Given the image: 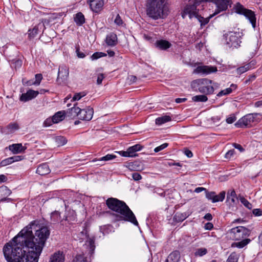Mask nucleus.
<instances>
[{
	"label": "nucleus",
	"instance_id": "34",
	"mask_svg": "<svg viewBox=\"0 0 262 262\" xmlns=\"http://www.w3.org/2000/svg\"><path fill=\"white\" fill-rule=\"evenodd\" d=\"M52 118L55 123H58L64 119V113L61 111L58 112L53 116Z\"/></svg>",
	"mask_w": 262,
	"mask_h": 262
},
{
	"label": "nucleus",
	"instance_id": "55",
	"mask_svg": "<svg viewBox=\"0 0 262 262\" xmlns=\"http://www.w3.org/2000/svg\"><path fill=\"white\" fill-rule=\"evenodd\" d=\"M168 145V144L167 143H165L157 147H156L155 149H154V151L155 152H158L164 149H165V148H166Z\"/></svg>",
	"mask_w": 262,
	"mask_h": 262
},
{
	"label": "nucleus",
	"instance_id": "29",
	"mask_svg": "<svg viewBox=\"0 0 262 262\" xmlns=\"http://www.w3.org/2000/svg\"><path fill=\"white\" fill-rule=\"evenodd\" d=\"M74 21L78 26H81L85 23L84 15L81 12L77 13L74 17Z\"/></svg>",
	"mask_w": 262,
	"mask_h": 262
},
{
	"label": "nucleus",
	"instance_id": "21",
	"mask_svg": "<svg viewBox=\"0 0 262 262\" xmlns=\"http://www.w3.org/2000/svg\"><path fill=\"white\" fill-rule=\"evenodd\" d=\"M125 166L130 171H140L143 168L142 163L139 161L129 162L126 163Z\"/></svg>",
	"mask_w": 262,
	"mask_h": 262
},
{
	"label": "nucleus",
	"instance_id": "47",
	"mask_svg": "<svg viewBox=\"0 0 262 262\" xmlns=\"http://www.w3.org/2000/svg\"><path fill=\"white\" fill-rule=\"evenodd\" d=\"M240 201L241 203L247 208L251 209L252 208V204L248 202L247 200H246L244 197H241L240 199Z\"/></svg>",
	"mask_w": 262,
	"mask_h": 262
},
{
	"label": "nucleus",
	"instance_id": "40",
	"mask_svg": "<svg viewBox=\"0 0 262 262\" xmlns=\"http://www.w3.org/2000/svg\"><path fill=\"white\" fill-rule=\"evenodd\" d=\"M251 68H252V67H251V63H248V64L245 65L244 66L238 68L236 69V72L238 74L241 75V74L246 72V71H248Z\"/></svg>",
	"mask_w": 262,
	"mask_h": 262
},
{
	"label": "nucleus",
	"instance_id": "6",
	"mask_svg": "<svg viewBox=\"0 0 262 262\" xmlns=\"http://www.w3.org/2000/svg\"><path fill=\"white\" fill-rule=\"evenodd\" d=\"M250 233L251 231L249 229L243 226H238L235 228H233L230 231L231 237L235 241H240L249 236Z\"/></svg>",
	"mask_w": 262,
	"mask_h": 262
},
{
	"label": "nucleus",
	"instance_id": "50",
	"mask_svg": "<svg viewBox=\"0 0 262 262\" xmlns=\"http://www.w3.org/2000/svg\"><path fill=\"white\" fill-rule=\"evenodd\" d=\"M13 162H12V159H11V157H9L8 158H7V159L2 161L1 163H0V165L1 166H7L8 165L11 164Z\"/></svg>",
	"mask_w": 262,
	"mask_h": 262
},
{
	"label": "nucleus",
	"instance_id": "28",
	"mask_svg": "<svg viewBox=\"0 0 262 262\" xmlns=\"http://www.w3.org/2000/svg\"><path fill=\"white\" fill-rule=\"evenodd\" d=\"M237 86L236 84H232L230 88H227L225 90L221 91L217 94V97H221L224 95H227L232 93L233 90L236 89Z\"/></svg>",
	"mask_w": 262,
	"mask_h": 262
},
{
	"label": "nucleus",
	"instance_id": "3",
	"mask_svg": "<svg viewBox=\"0 0 262 262\" xmlns=\"http://www.w3.org/2000/svg\"><path fill=\"white\" fill-rule=\"evenodd\" d=\"M169 13L170 9L167 0H147L146 14L152 19H164Z\"/></svg>",
	"mask_w": 262,
	"mask_h": 262
},
{
	"label": "nucleus",
	"instance_id": "49",
	"mask_svg": "<svg viewBox=\"0 0 262 262\" xmlns=\"http://www.w3.org/2000/svg\"><path fill=\"white\" fill-rule=\"evenodd\" d=\"M215 192L214 191H208L207 190H206L205 192L206 197L208 200L211 201V202L213 203V198L214 197L215 195Z\"/></svg>",
	"mask_w": 262,
	"mask_h": 262
},
{
	"label": "nucleus",
	"instance_id": "32",
	"mask_svg": "<svg viewBox=\"0 0 262 262\" xmlns=\"http://www.w3.org/2000/svg\"><path fill=\"white\" fill-rule=\"evenodd\" d=\"M236 199V194L234 190H231L228 192L227 200L229 202V203L235 204Z\"/></svg>",
	"mask_w": 262,
	"mask_h": 262
},
{
	"label": "nucleus",
	"instance_id": "4",
	"mask_svg": "<svg viewBox=\"0 0 262 262\" xmlns=\"http://www.w3.org/2000/svg\"><path fill=\"white\" fill-rule=\"evenodd\" d=\"M212 83V81L207 78L198 79L191 82V86L193 89L198 90L201 93L210 95L214 91Z\"/></svg>",
	"mask_w": 262,
	"mask_h": 262
},
{
	"label": "nucleus",
	"instance_id": "19",
	"mask_svg": "<svg viewBox=\"0 0 262 262\" xmlns=\"http://www.w3.org/2000/svg\"><path fill=\"white\" fill-rule=\"evenodd\" d=\"M64 254L63 252L58 251L51 255L49 262H64Z\"/></svg>",
	"mask_w": 262,
	"mask_h": 262
},
{
	"label": "nucleus",
	"instance_id": "18",
	"mask_svg": "<svg viewBox=\"0 0 262 262\" xmlns=\"http://www.w3.org/2000/svg\"><path fill=\"white\" fill-rule=\"evenodd\" d=\"M154 45L156 48L160 50H166L171 47V43L164 39L157 40Z\"/></svg>",
	"mask_w": 262,
	"mask_h": 262
},
{
	"label": "nucleus",
	"instance_id": "57",
	"mask_svg": "<svg viewBox=\"0 0 262 262\" xmlns=\"http://www.w3.org/2000/svg\"><path fill=\"white\" fill-rule=\"evenodd\" d=\"M132 178L134 181H138L142 179V176L137 172H134L132 174Z\"/></svg>",
	"mask_w": 262,
	"mask_h": 262
},
{
	"label": "nucleus",
	"instance_id": "8",
	"mask_svg": "<svg viewBox=\"0 0 262 262\" xmlns=\"http://www.w3.org/2000/svg\"><path fill=\"white\" fill-rule=\"evenodd\" d=\"M257 115L258 114L256 113L247 114L239 119L234 125L238 128L251 126V123L255 121V118Z\"/></svg>",
	"mask_w": 262,
	"mask_h": 262
},
{
	"label": "nucleus",
	"instance_id": "61",
	"mask_svg": "<svg viewBox=\"0 0 262 262\" xmlns=\"http://www.w3.org/2000/svg\"><path fill=\"white\" fill-rule=\"evenodd\" d=\"M23 83L24 85H26L27 86H31L32 85H35V82L33 80H27L26 81H25V79H23Z\"/></svg>",
	"mask_w": 262,
	"mask_h": 262
},
{
	"label": "nucleus",
	"instance_id": "11",
	"mask_svg": "<svg viewBox=\"0 0 262 262\" xmlns=\"http://www.w3.org/2000/svg\"><path fill=\"white\" fill-rule=\"evenodd\" d=\"M211 2L216 6V9L215 10L214 15L226 10L228 6L231 7V5L230 0H211Z\"/></svg>",
	"mask_w": 262,
	"mask_h": 262
},
{
	"label": "nucleus",
	"instance_id": "2",
	"mask_svg": "<svg viewBox=\"0 0 262 262\" xmlns=\"http://www.w3.org/2000/svg\"><path fill=\"white\" fill-rule=\"evenodd\" d=\"M106 204L110 209L115 212L112 215L116 221L128 222L136 226L138 225L134 213L124 202L110 198L106 201Z\"/></svg>",
	"mask_w": 262,
	"mask_h": 262
},
{
	"label": "nucleus",
	"instance_id": "9",
	"mask_svg": "<svg viewBox=\"0 0 262 262\" xmlns=\"http://www.w3.org/2000/svg\"><path fill=\"white\" fill-rule=\"evenodd\" d=\"M79 239L82 241L87 239L85 245L89 249V253L92 255L94 252L95 249V239L93 237H89L88 235V231L84 228L79 234Z\"/></svg>",
	"mask_w": 262,
	"mask_h": 262
},
{
	"label": "nucleus",
	"instance_id": "64",
	"mask_svg": "<svg viewBox=\"0 0 262 262\" xmlns=\"http://www.w3.org/2000/svg\"><path fill=\"white\" fill-rule=\"evenodd\" d=\"M103 78H104V76L103 74H101L98 75V76L97 77V83L99 85L101 84Z\"/></svg>",
	"mask_w": 262,
	"mask_h": 262
},
{
	"label": "nucleus",
	"instance_id": "25",
	"mask_svg": "<svg viewBox=\"0 0 262 262\" xmlns=\"http://www.w3.org/2000/svg\"><path fill=\"white\" fill-rule=\"evenodd\" d=\"M50 172V169L47 163H42L39 165L36 169V173L41 176L48 174Z\"/></svg>",
	"mask_w": 262,
	"mask_h": 262
},
{
	"label": "nucleus",
	"instance_id": "31",
	"mask_svg": "<svg viewBox=\"0 0 262 262\" xmlns=\"http://www.w3.org/2000/svg\"><path fill=\"white\" fill-rule=\"evenodd\" d=\"M171 118L169 116L165 115L160 117L157 118L156 120V124L157 125H162L165 123L169 122L171 121Z\"/></svg>",
	"mask_w": 262,
	"mask_h": 262
},
{
	"label": "nucleus",
	"instance_id": "7",
	"mask_svg": "<svg viewBox=\"0 0 262 262\" xmlns=\"http://www.w3.org/2000/svg\"><path fill=\"white\" fill-rule=\"evenodd\" d=\"M225 36L226 43L229 47L237 48L240 46L241 35L239 32H229Z\"/></svg>",
	"mask_w": 262,
	"mask_h": 262
},
{
	"label": "nucleus",
	"instance_id": "27",
	"mask_svg": "<svg viewBox=\"0 0 262 262\" xmlns=\"http://www.w3.org/2000/svg\"><path fill=\"white\" fill-rule=\"evenodd\" d=\"M77 103L74 104V106L70 109H69L68 113L70 114L71 117H79V113L81 108L78 106H77Z\"/></svg>",
	"mask_w": 262,
	"mask_h": 262
},
{
	"label": "nucleus",
	"instance_id": "42",
	"mask_svg": "<svg viewBox=\"0 0 262 262\" xmlns=\"http://www.w3.org/2000/svg\"><path fill=\"white\" fill-rule=\"evenodd\" d=\"M116 157V156L115 155H113V154H107L106 156L101 157L99 159L93 160V161H94V162H95V161H110V160H113V159H115Z\"/></svg>",
	"mask_w": 262,
	"mask_h": 262
},
{
	"label": "nucleus",
	"instance_id": "37",
	"mask_svg": "<svg viewBox=\"0 0 262 262\" xmlns=\"http://www.w3.org/2000/svg\"><path fill=\"white\" fill-rule=\"evenodd\" d=\"M55 142L58 146H61L67 143V140L63 136H58L55 138Z\"/></svg>",
	"mask_w": 262,
	"mask_h": 262
},
{
	"label": "nucleus",
	"instance_id": "38",
	"mask_svg": "<svg viewBox=\"0 0 262 262\" xmlns=\"http://www.w3.org/2000/svg\"><path fill=\"white\" fill-rule=\"evenodd\" d=\"M188 215L186 213H178L177 212L174 216V219L178 222L183 221L188 217Z\"/></svg>",
	"mask_w": 262,
	"mask_h": 262
},
{
	"label": "nucleus",
	"instance_id": "12",
	"mask_svg": "<svg viewBox=\"0 0 262 262\" xmlns=\"http://www.w3.org/2000/svg\"><path fill=\"white\" fill-rule=\"evenodd\" d=\"M217 71V68L214 66H201L196 67L194 70V73L196 74H202L208 75L215 73Z\"/></svg>",
	"mask_w": 262,
	"mask_h": 262
},
{
	"label": "nucleus",
	"instance_id": "54",
	"mask_svg": "<svg viewBox=\"0 0 262 262\" xmlns=\"http://www.w3.org/2000/svg\"><path fill=\"white\" fill-rule=\"evenodd\" d=\"M54 123L53 119L52 118H48L45 120L43 122V125L46 127L50 126L52 125Z\"/></svg>",
	"mask_w": 262,
	"mask_h": 262
},
{
	"label": "nucleus",
	"instance_id": "10",
	"mask_svg": "<svg viewBox=\"0 0 262 262\" xmlns=\"http://www.w3.org/2000/svg\"><path fill=\"white\" fill-rule=\"evenodd\" d=\"M198 15V10L195 5H187L181 12V15L183 18H186L188 16L190 19L193 17H196Z\"/></svg>",
	"mask_w": 262,
	"mask_h": 262
},
{
	"label": "nucleus",
	"instance_id": "46",
	"mask_svg": "<svg viewBox=\"0 0 262 262\" xmlns=\"http://www.w3.org/2000/svg\"><path fill=\"white\" fill-rule=\"evenodd\" d=\"M106 56V54L103 52H95L91 56V59L92 60H96L100 57H104Z\"/></svg>",
	"mask_w": 262,
	"mask_h": 262
},
{
	"label": "nucleus",
	"instance_id": "44",
	"mask_svg": "<svg viewBox=\"0 0 262 262\" xmlns=\"http://www.w3.org/2000/svg\"><path fill=\"white\" fill-rule=\"evenodd\" d=\"M238 255L235 252H232L227 258L226 262H237Z\"/></svg>",
	"mask_w": 262,
	"mask_h": 262
},
{
	"label": "nucleus",
	"instance_id": "1",
	"mask_svg": "<svg viewBox=\"0 0 262 262\" xmlns=\"http://www.w3.org/2000/svg\"><path fill=\"white\" fill-rule=\"evenodd\" d=\"M34 222L24 228L18 234L7 243L3 252L7 262H38L50 232L43 226L33 234Z\"/></svg>",
	"mask_w": 262,
	"mask_h": 262
},
{
	"label": "nucleus",
	"instance_id": "48",
	"mask_svg": "<svg viewBox=\"0 0 262 262\" xmlns=\"http://www.w3.org/2000/svg\"><path fill=\"white\" fill-rule=\"evenodd\" d=\"M85 95V93L84 92L76 93L74 95L72 98V101H77L80 100L82 97H84Z\"/></svg>",
	"mask_w": 262,
	"mask_h": 262
},
{
	"label": "nucleus",
	"instance_id": "36",
	"mask_svg": "<svg viewBox=\"0 0 262 262\" xmlns=\"http://www.w3.org/2000/svg\"><path fill=\"white\" fill-rule=\"evenodd\" d=\"M192 100L194 102H205L208 100V98L206 96V95H199L192 97Z\"/></svg>",
	"mask_w": 262,
	"mask_h": 262
},
{
	"label": "nucleus",
	"instance_id": "30",
	"mask_svg": "<svg viewBox=\"0 0 262 262\" xmlns=\"http://www.w3.org/2000/svg\"><path fill=\"white\" fill-rule=\"evenodd\" d=\"M143 148V146L140 144H137L131 147H129L128 149L132 157H136L137 155L136 152L137 151L141 150Z\"/></svg>",
	"mask_w": 262,
	"mask_h": 262
},
{
	"label": "nucleus",
	"instance_id": "35",
	"mask_svg": "<svg viewBox=\"0 0 262 262\" xmlns=\"http://www.w3.org/2000/svg\"><path fill=\"white\" fill-rule=\"evenodd\" d=\"M251 240L249 238L242 239L240 242L235 243L232 244V246H235L239 248H242L250 243Z\"/></svg>",
	"mask_w": 262,
	"mask_h": 262
},
{
	"label": "nucleus",
	"instance_id": "51",
	"mask_svg": "<svg viewBox=\"0 0 262 262\" xmlns=\"http://www.w3.org/2000/svg\"><path fill=\"white\" fill-rule=\"evenodd\" d=\"M35 80L34 81L35 82V85H39L42 79V76L41 74H37L35 75Z\"/></svg>",
	"mask_w": 262,
	"mask_h": 262
},
{
	"label": "nucleus",
	"instance_id": "45",
	"mask_svg": "<svg viewBox=\"0 0 262 262\" xmlns=\"http://www.w3.org/2000/svg\"><path fill=\"white\" fill-rule=\"evenodd\" d=\"M73 262H88L86 258L83 254H78L76 256Z\"/></svg>",
	"mask_w": 262,
	"mask_h": 262
},
{
	"label": "nucleus",
	"instance_id": "56",
	"mask_svg": "<svg viewBox=\"0 0 262 262\" xmlns=\"http://www.w3.org/2000/svg\"><path fill=\"white\" fill-rule=\"evenodd\" d=\"M114 23L118 26H121L123 24V21L119 14L117 15Z\"/></svg>",
	"mask_w": 262,
	"mask_h": 262
},
{
	"label": "nucleus",
	"instance_id": "60",
	"mask_svg": "<svg viewBox=\"0 0 262 262\" xmlns=\"http://www.w3.org/2000/svg\"><path fill=\"white\" fill-rule=\"evenodd\" d=\"M253 214L256 216L262 215V210L260 209H254L252 211Z\"/></svg>",
	"mask_w": 262,
	"mask_h": 262
},
{
	"label": "nucleus",
	"instance_id": "26",
	"mask_svg": "<svg viewBox=\"0 0 262 262\" xmlns=\"http://www.w3.org/2000/svg\"><path fill=\"white\" fill-rule=\"evenodd\" d=\"M180 258V252L178 251H174L168 255L165 262H178Z\"/></svg>",
	"mask_w": 262,
	"mask_h": 262
},
{
	"label": "nucleus",
	"instance_id": "41",
	"mask_svg": "<svg viewBox=\"0 0 262 262\" xmlns=\"http://www.w3.org/2000/svg\"><path fill=\"white\" fill-rule=\"evenodd\" d=\"M60 217V213L58 211H55L51 214V220L54 224L58 222Z\"/></svg>",
	"mask_w": 262,
	"mask_h": 262
},
{
	"label": "nucleus",
	"instance_id": "62",
	"mask_svg": "<svg viewBox=\"0 0 262 262\" xmlns=\"http://www.w3.org/2000/svg\"><path fill=\"white\" fill-rule=\"evenodd\" d=\"M233 146L235 148L239 150L240 152H243L245 150L244 148L239 144L234 143L233 144Z\"/></svg>",
	"mask_w": 262,
	"mask_h": 262
},
{
	"label": "nucleus",
	"instance_id": "5",
	"mask_svg": "<svg viewBox=\"0 0 262 262\" xmlns=\"http://www.w3.org/2000/svg\"><path fill=\"white\" fill-rule=\"evenodd\" d=\"M234 9L235 12L238 14L244 15L248 19L253 28L256 26V17L254 13L251 10L246 9L243 5L239 3H237Z\"/></svg>",
	"mask_w": 262,
	"mask_h": 262
},
{
	"label": "nucleus",
	"instance_id": "58",
	"mask_svg": "<svg viewBox=\"0 0 262 262\" xmlns=\"http://www.w3.org/2000/svg\"><path fill=\"white\" fill-rule=\"evenodd\" d=\"M118 152L122 157H132V155H130L128 149L126 151H120Z\"/></svg>",
	"mask_w": 262,
	"mask_h": 262
},
{
	"label": "nucleus",
	"instance_id": "17",
	"mask_svg": "<svg viewBox=\"0 0 262 262\" xmlns=\"http://www.w3.org/2000/svg\"><path fill=\"white\" fill-rule=\"evenodd\" d=\"M11 193V191L6 186H3L0 187V203L7 201L10 202L11 199L8 198V196Z\"/></svg>",
	"mask_w": 262,
	"mask_h": 262
},
{
	"label": "nucleus",
	"instance_id": "53",
	"mask_svg": "<svg viewBox=\"0 0 262 262\" xmlns=\"http://www.w3.org/2000/svg\"><path fill=\"white\" fill-rule=\"evenodd\" d=\"M235 154V151L234 149L229 150L227 152L225 155V158L227 159H231Z\"/></svg>",
	"mask_w": 262,
	"mask_h": 262
},
{
	"label": "nucleus",
	"instance_id": "16",
	"mask_svg": "<svg viewBox=\"0 0 262 262\" xmlns=\"http://www.w3.org/2000/svg\"><path fill=\"white\" fill-rule=\"evenodd\" d=\"M91 10L96 13L100 12L104 5L103 0H89Z\"/></svg>",
	"mask_w": 262,
	"mask_h": 262
},
{
	"label": "nucleus",
	"instance_id": "24",
	"mask_svg": "<svg viewBox=\"0 0 262 262\" xmlns=\"http://www.w3.org/2000/svg\"><path fill=\"white\" fill-rule=\"evenodd\" d=\"M19 126L18 123L16 122H12L6 126L2 132L5 134H10L13 133L15 131L18 130Z\"/></svg>",
	"mask_w": 262,
	"mask_h": 262
},
{
	"label": "nucleus",
	"instance_id": "63",
	"mask_svg": "<svg viewBox=\"0 0 262 262\" xmlns=\"http://www.w3.org/2000/svg\"><path fill=\"white\" fill-rule=\"evenodd\" d=\"M213 228V225L211 223L208 222L205 224L204 226V228L206 230H210Z\"/></svg>",
	"mask_w": 262,
	"mask_h": 262
},
{
	"label": "nucleus",
	"instance_id": "59",
	"mask_svg": "<svg viewBox=\"0 0 262 262\" xmlns=\"http://www.w3.org/2000/svg\"><path fill=\"white\" fill-rule=\"evenodd\" d=\"M12 162L19 161L24 159L22 156H14L11 157Z\"/></svg>",
	"mask_w": 262,
	"mask_h": 262
},
{
	"label": "nucleus",
	"instance_id": "22",
	"mask_svg": "<svg viewBox=\"0 0 262 262\" xmlns=\"http://www.w3.org/2000/svg\"><path fill=\"white\" fill-rule=\"evenodd\" d=\"M26 148L21 143L13 144L9 146V149L14 154L23 152Z\"/></svg>",
	"mask_w": 262,
	"mask_h": 262
},
{
	"label": "nucleus",
	"instance_id": "23",
	"mask_svg": "<svg viewBox=\"0 0 262 262\" xmlns=\"http://www.w3.org/2000/svg\"><path fill=\"white\" fill-rule=\"evenodd\" d=\"M42 27H45L43 20L41 21V23H40L34 26L32 29H29L28 30L29 38L30 39L34 38L38 33L39 29H41Z\"/></svg>",
	"mask_w": 262,
	"mask_h": 262
},
{
	"label": "nucleus",
	"instance_id": "20",
	"mask_svg": "<svg viewBox=\"0 0 262 262\" xmlns=\"http://www.w3.org/2000/svg\"><path fill=\"white\" fill-rule=\"evenodd\" d=\"M105 41L107 46H115L118 43L117 35L114 33H110L106 35Z\"/></svg>",
	"mask_w": 262,
	"mask_h": 262
},
{
	"label": "nucleus",
	"instance_id": "14",
	"mask_svg": "<svg viewBox=\"0 0 262 262\" xmlns=\"http://www.w3.org/2000/svg\"><path fill=\"white\" fill-rule=\"evenodd\" d=\"M69 68L66 66L62 65L59 67L58 72L57 81L59 83L66 81L69 77Z\"/></svg>",
	"mask_w": 262,
	"mask_h": 262
},
{
	"label": "nucleus",
	"instance_id": "39",
	"mask_svg": "<svg viewBox=\"0 0 262 262\" xmlns=\"http://www.w3.org/2000/svg\"><path fill=\"white\" fill-rule=\"evenodd\" d=\"M226 192L224 191H221L218 195L215 193L214 197L213 198V203L218 202H222L225 197Z\"/></svg>",
	"mask_w": 262,
	"mask_h": 262
},
{
	"label": "nucleus",
	"instance_id": "43",
	"mask_svg": "<svg viewBox=\"0 0 262 262\" xmlns=\"http://www.w3.org/2000/svg\"><path fill=\"white\" fill-rule=\"evenodd\" d=\"M207 253V250L205 248H201L197 249L194 252V255L195 256H203L206 254Z\"/></svg>",
	"mask_w": 262,
	"mask_h": 262
},
{
	"label": "nucleus",
	"instance_id": "15",
	"mask_svg": "<svg viewBox=\"0 0 262 262\" xmlns=\"http://www.w3.org/2000/svg\"><path fill=\"white\" fill-rule=\"evenodd\" d=\"M38 94V91L29 90L26 93L21 94L20 97V100L23 102H27L35 98Z\"/></svg>",
	"mask_w": 262,
	"mask_h": 262
},
{
	"label": "nucleus",
	"instance_id": "52",
	"mask_svg": "<svg viewBox=\"0 0 262 262\" xmlns=\"http://www.w3.org/2000/svg\"><path fill=\"white\" fill-rule=\"evenodd\" d=\"M236 120V117L234 114H231L226 118V122L228 124L233 123Z\"/></svg>",
	"mask_w": 262,
	"mask_h": 262
},
{
	"label": "nucleus",
	"instance_id": "13",
	"mask_svg": "<svg viewBox=\"0 0 262 262\" xmlns=\"http://www.w3.org/2000/svg\"><path fill=\"white\" fill-rule=\"evenodd\" d=\"M94 114V110L91 106L86 107L80 110L79 118L81 120L90 121L92 119Z\"/></svg>",
	"mask_w": 262,
	"mask_h": 262
},
{
	"label": "nucleus",
	"instance_id": "33",
	"mask_svg": "<svg viewBox=\"0 0 262 262\" xmlns=\"http://www.w3.org/2000/svg\"><path fill=\"white\" fill-rule=\"evenodd\" d=\"M214 14L213 15H210L209 17L204 18L199 14L196 15V18L198 20V21L200 23L201 26L202 27L207 25L211 18H212L214 16Z\"/></svg>",
	"mask_w": 262,
	"mask_h": 262
}]
</instances>
